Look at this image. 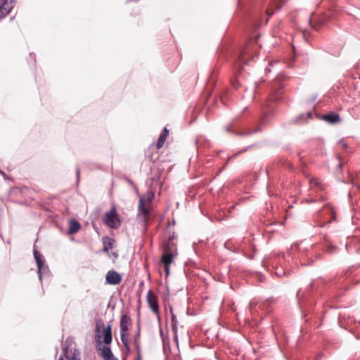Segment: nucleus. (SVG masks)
I'll use <instances>...</instances> for the list:
<instances>
[{"label":"nucleus","instance_id":"obj_1","mask_svg":"<svg viewBox=\"0 0 360 360\" xmlns=\"http://www.w3.org/2000/svg\"><path fill=\"white\" fill-rule=\"evenodd\" d=\"M103 222L111 229H117L121 224V220L116 208L113 206L103 217Z\"/></svg>","mask_w":360,"mask_h":360},{"label":"nucleus","instance_id":"obj_2","mask_svg":"<svg viewBox=\"0 0 360 360\" xmlns=\"http://www.w3.org/2000/svg\"><path fill=\"white\" fill-rule=\"evenodd\" d=\"M174 257V253L169 250V247L165 250V252L161 257V262L165 266V270L167 276L169 274V265L172 263Z\"/></svg>","mask_w":360,"mask_h":360},{"label":"nucleus","instance_id":"obj_3","mask_svg":"<svg viewBox=\"0 0 360 360\" xmlns=\"http://www.w3.org/2000/svg\"><path fill=\"white\" fill-rule=\"evenodd\" d=\"M16 4V0H0V18L11 13Z\"/></svg>","mask_w":360,"mask_h":360},{"label":"nucleus","instance_id":"obj_4","mask_svg":"<svg viewBox=\"0 0 360 360\" xmlns=\"http://www.w3.org/2000/svg\"><path fill=\"white\" fill-rule=\"evenodd\" d=\"M148 214L149 210L146 207L144 204L143 198L141 196L139 200L138 215L145 224L148 222Z\"/></svg>","mask_w":360,"mask_h":360},{"label":"nucleus","instance_id":"obj_5","mask_svg":"<svg viewBox=\"0 0 360 360\" xmlns=\"http://www.w3.org/2000/svg\"><path fill=\"white\" fill-rule=\"evenodd\" d=\"M146 300L150 309L158 314L159 313V304L157 295L152 290H149L147 293Z\"/></svg>","mask_w":360,"mask_h":360},{"label":"nucleus","instance_id":"obj_6","mask_svg":"<svg viewBox=\"0 0 360 360\" xmlns=\"http://www.w3.org/2000/svg\"><path fill=\"white\" fill-rule=\"evenodd\" d=\"M105 281L108 284L117 285L121 283L122 277L117 271L111 270L107 272Z\"/></svg>","mask_w":360,"mask_h":360},{"label":"nucleus","instance_id":"obj_7","mask_svg":"<svg viewBox=\"0 0 360 360\" xmlns=\"http://www.w3.org/2000/svg\"><path fill=\"white\" fill-rule=\"evenodd\" d=\"M79 355L80 352H79V350L75 349L72 354L70 356L68 347H64L63 348L62 355L60 356L58 360H65L64 359H65L66 360H79Z\"/></svg>","mask_w":360,"mask_h":360},{"label":"nucleus","instance_id":"obj_8","mask_svg":"<svg viewBox=\"0 0 360 360\" xmlns=\"http://www.w3.org/2000/svg\"><path fill=\"white\" fill-rule=\"evenodd\" d=\"M131 324V320L130 317L127 314L122 315L120 319V331L129 332Z\"/></svg>","mask_w":360,"mask_h":360},{"label":"nucleus","instance_id":"obj_9","mask_svg":"<svg viewBox=\"0 0 360 360\" xmlns=\"http://www.w3.org/2000/svg\"><path fill=\"white\" fill-rule=\"evenodd\" d=\"M323 119L330 124H335L341 120L339 114L333 112L323 115Z\"/></svg>","mask_w":360,"mask_h":360},{"label":"nucleus","instance_id":"obj_10","mask_svg":"<svg viewBox=\"0 0 360 360\" xmlns=\"http://www.w3.org/2000/svg\"><path fill=\"white\" fill-rule=\"evenodd\" d=\"M283 1L281 0H274L270 6V8L267 9L266 12L269 15H273L275 11L280 10L283 6Z\"/></svg>","mask_w":360,"mask_h":360},{"label":"nucleus","instance_id":"obj_11","mask_svg":"<svg viewBox=\"0 0 360 360\" xmlns=\"http://www.w3.org/2000/svg\"><path fill=\"white\" fill-rule=\"evenodd\" d=\"M80 224L75 219H71L69 221L68 233L74 234L79 231L80 229Z\"/></svg>","mask_w":360,"mask_h":360},{"label":"nucleus","instance_id":"obj_12","mask_svg":"<svg viewBox=\"0 0 360 360\" xmlns=\"http://www.w3.org/2000/svg\"><path fill=\"white\" fill-rule=\"evenodd\" d=\"M104 339L103 342L105 345H109L112 342V332H111V326L108 325L103 330Z\"/></svg>","mask_w":360,"mask_h":360},{"label":"nucleus","instance_id":"obj_13","mask_svg":"<svg viewBox=\"0 0 360 360\" xmlns=\"http://www.w3.org/2000/svg\"><path fill=\"white\" fill-rule=\"evenodd\" d=\"M171 328L172 331L174 333V340L176 342L178 341V336H177V328H178V321L176 319V316L172 313V317H171Z\"/></svg>","mask_w":360,"mask_h":360},{"label":"nucleus","instance_id":"obj_14","mask_svg":"<svg viewBox=\"0 0 360 360\" xmlns=\"http://www.w3.org/2000/svg\"><path fill=\"white\" fill-rule=\"evenodd\" d=\"M34 256L37 264L38 272L40 274L42 266L44 264V261L42 259V256L37 250L34 252Z\"/></svg>","mask_w":360,"mask_h":360},{"label":"nucleus","instance_id":"obj_15","mask_svg":"<svg viewBox=\"0 0 360 360\" xmlns=\"http://www.w3.org/2000/svg\"><path fill=\"white\" fill-rule=\"evenodd\" d=\"M102 357L103 358L104 360H111L114 358L110 347H103Z\"/></svg>","mask_w":360,"mask_h":360},{"label":"nucleus","instance_id":"obj_16","mask_svg":"<svg viewBox=\"0 0 360 360\" xmlns=\"http://www.w3.org/2000/svg\"><path fill=\"white\" fill-rule=\"evenodd\" d=\"M309 184L311 187L316 186L320 189H323L322 182L320 179L317 178H311L309 179Z\"/></svg>","mask_w":360,"mask_h":360},{"label":"nucleus","instance_id":"obj_17","mask_svg":"<svg viewBox=\"0 0 360 360\" xmlns=\"http://www.w3.org/2000/svg\"><path fill=\"white\" fill-rule=\"evenodd\" d=\"M129 332L120 331V338L123 345L129 343Z\"/></svg>","mask_w":360,"mask_h":360},{"label":"nucleus","instance_id":"obj_18","mask_svg":"<svg viewBox=\"0 0 360 360\" xmlns=\"http://www.w3.org/2000/svg\"><path fill=\"white\" fill-rule=\"evenodd\" d=\"M166 139H167L166 136H164L161 134L160 135V136L157 141V143H156V147L158 149H160L163 147V146L165 143Z\"/></svg>","mask_w":360,"mask_h":360},{"label":"nucleus","instance_id":"obj_19","mask_svg":"<svg viewBox=\"0 0 360 360\" xmlns=\"http://www.w3.org/2000/svg\"><path fill=\"white\" fill-rule=\"evenodd\" d=\"M155 197V194L153 191H148L145 195L146 200L150 203Z\"/></svg>","mask_w":360,"mask_h":360},{"label":"nucleus","instance_id":"obj_20","mask_svg":"<svg viewBox=\"0 0 360 360\" xmlns=\"http://www.w3.org/2000/svg\"><path fill=\"white\" fill-rule=\"evenodd\" d=\"M258 131H259V127H257V129H255L253 131H252V130L247 131L246 132L243 133V135H250V134H254Z\"/></svg>","mask_w":360,"mask_h":360},{"label":"nucleus","instance_id":"obj_21","mask_svg":"<svg viewBox=\"0 0 360 360\" xmlns=\"http://www.w3.org/2000/svg\"><path fill=\"white\" fill-rule=\"evenodd\" d=\"M161 135L167 137L169 135V129H167V127H165L162 132L161 133Z\"/></svg>","mask_w":360,"mask_h":360},{"label":"nucleus","instance_id":"obj_22","mask_svg":"<svg viewBox=\"0 0 360 360\" xmlns=\"http://www.w3.org/2000/svg\"><path fill=\"white\" fill-rule=\"evenodd\" d=\"M103 325V321L101 320H99L96 322V329L97 332H99V326Z\"/></svg>","mask_w":360,"mask_h":360},{"label":"nucleus","instance_id":"obj_23","mask_svg":"<svg viewBox=\"0 0 360 360\" xmlns=\"http://www.w3.org/2000/svg\"><path fill=\"white\" fill-rule=\"evenodd\" d=\"M335 249H336V248L335 246L331 245L328 248L327 251L329 253H333Z\"/></svg>","mask_w":360,"mask_h":360},{"label":"nucleus","instance_id":"obj_24","mask_svg":"<svg viewBox=\"0 0 360 360\" xmlns=\"http://www.w3.org/2000/svg\"><path fill=\"white\" fill-rule=\"evenodd\" d=\"M125 349H126V352L127 354H129L130 352V347H129V344L128 343L127 345H124Z\"/></svg>","mask_w":360,"mask_h":360},{"label":"nucleus","instance_id":"obj_25","mask_svg":"<svg viewBox=\"0 0 360 360\" xmlns=\"http://www.w3.org/2000/svg\"><path fill=\"white\" fill-rule=\"evenodd\" d=\"M111 245H112V243H109V244H108V248H105L103 249V251H108L110 248H111Z\"/></svg>","mask_w":360,"mask_h":360},{"label":"nucleus","instance_id":"obj_26","mask_svg":"<svg viewBox=\"0 0 360 360\" xmlns=\"http://www.w3.org/2000/svg\"><path fill=\"white\" fill-rule=\"evenodd\" d=\"M307 118H308V119L311 118V112H308L307 113Z\"/></svg>","mask_w":360,"mask_h":360},{"label":"nucleus","instance_id":"obj_27","mask_svg":"<svg viewBox=\"0 0 360 360\" xmlns=\"http://www.w3.org/2000/svg\"><path fill=\"white\" fill-rule=\"evenodd\" d=\"M304 115H301L299 118H298V122H302V119L304 117Z\"/></svg>","mask_w":360,"mask_h":360},{"label":"nucleus","instance_id":"obj_28","mask_svg":"<svg viewBox=\"0 0 360 360\" xmlns=\"http://www.w3.org/2000/svg\"><path fill=\"white\" fill-rule=\"evenodd\" d=\"M271 99L276 101V100H278V95H276V96H272Z\"/></svg>","mask_w":360,"mask_h":360},{"label":"nucleus","instance_id":"obj_29","mask_svg":"<svg viewBox=\"0 0 360 360\" xmlns=\"http://www.w3.org/2000/svg\"><path fill=\"white\" fill-rule=\"evenodd\" d=\"M307 202H314L315 200H313V199H310V200H306Z\"/></svg>","mask_w":360,"mask_h":360},{"label":"nucleus","instance_id":"obj_30","mask_svg":"<svg viewBox=\"0 0 360 360\" xmlns=\"http://www.w3.org/2000/svg\"><path fill=\"white\" fill-rule=\"evenodd\" d=\"M283 88V86L281 84H279V89H281Z\"/></svg>","mask_w":360,"mask_h":360},{"label":"nucleus","instance_id":"obj_31","mask_svg":"<svg viewBox=\"0 0 360 360\" xmlns=\"http://www.w3.org/2000/svg\"><path fill=\"white\" fill-rule=\"evenodd\" d=\"M138 360H141L140 354H139Z\"/></svg>","mask_w":360,"mask_h":360},{"label":"nucleus","instance_id":"obj_32","mask_svg":"<svg viewBox=\"0 0 360 360\" xmlns=\"http://www.w3.org/2000/svg\"><path fill=\"white\" fill-rule=\"evenodd\" d=\"M77 174L79 176V170H77Z\"/></svg>","mask_w":360,"mask_h":360},{"label":"nucleus","instance_id":"obj_33","mask_svg":"<svg viewBox=\"0 0 360 360\" xmlns=\"http://www.w3.org/2000/svg\"><path fill=\"white\" fill-rule=\"evenodd\" d=\"M111 360H117V359L113 358V359H111Z\"/></svg>","mask_w":360,"mask_h":360}]
</instances>
